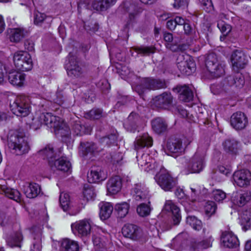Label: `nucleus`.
Returning a JSON list of instances; mask_svg holds the SVG:
<instances>
[{
    "label": "nucleus",
    "mask_w": 251,
    "mask_h": 251,
    "mask_svg": "<svg viewBox=\"0 0 251 251\" xmlns=\"http://www.w3.org/2000/svg\"><path fill=\"white\" fill-rule=\"evenodd\" d=\"M122 187V179L118 176L110 178L106 183L107 192L110 195L117 194L121 190Z\"/></svg>",
    "instance_id": "17"
},
{
    "label": "nucleus",
    "mask_w": 251,
    "mask_h": 251,
    "mask_svg": "<svg viewBox=\"0 0 251 251\" xmlns=\"http://www.w3.org/2000/svg\"><path fill=\"white\" fill-rule=\"evenodd\" d=\"M217 26L224 35H226L231 30L230 25L223 21L218 22Z\"/></svg>",
    "instance_id": "57"
},
{
    "label": "nucleus",
    "mask_w": 251,
    "mask_h": 251,
    "mask_svg": "<svg viewBox=\"0 0 251 251\" xmlns=\"http://www.w3.org/2000/svg\"><path fill=\"white\" fill-rule=\"evenodd\" d=\"M203 7V9L206 11H209L213 8V5L211 0H199Z\"/></svg>",
    "instance_id": "64"
},
{
    "label": "nucleus",
    "mask_w": 251,
    "mask_h": 251,
    "mask_svg": "<svg viewBox=\"0 0 251 251\" xmlns=\"http://www.w3.org/2000/svg\"><path fill=\"white\" fill-rule=\"evenodd\" d=\"M78 11L79 13L82 12L84 10L88 9H93L92 6V2L90 3V0H80L77 4Z\"/></svg>",
    "instance_id": "52"
},
{
    "label": "nucleus",
    "mask_w": 251,
    "mask_h": 251,
    "mask_svg": "<svg viewBox=\"0 0 251 251\" xmlns=\"http://www.w3.org/2000/svg\"><path fill=\"white\" fill-rule=\"evenodd\" d=\"M13 62L16 68L21 71H28L32 68L33 62L31 55L23 50L15 52Z\"/></svg>",
    "instance_id": "4"
},
{
    "label": "nucleus",
    "mask_w": 251,
    "mask_h": 251,
    "mask_svg": "<svg viewBox=\"0 0 251 251\" xmlns=\"http://www.w3.org/2000/svg\"><path fill=\"white\" fill-rule=\"evenodd\" d=\"M138 164L141 167H145L149 164L151 158L148 153H143L141 156H137Z\"/></svg>",
    "instance_id": "53"
},
{
    "label": "nucleus",
    "mask_w": 251,
    "mask_h": 251,
    "mask_svg": "<svg viewBox=\"0 0 251 251\" xmlns=\"http://www.w3.org/2000/svg\"><path fill=\"white\" fill-rule=\"evenodd\" d=\"M67 73L71 77H79L82 76L83 71L78 64L76 57L70 53L68 63L66 64Z\"/></svg>",
    "instance_id": "10"
},
{
    "label": "nucleus",
    "mask_w": 251,
    "mask_h": 251,
    "mask_svg": "<svg viewBox=\"0 0 251 251\" xmlns=\"http://www.w3.org/2000/svg\"><path fill=\"white\" fill-rule=\"evenodd\" d=\"M7 143L8 147L17 155L26 153L30 150L28 138L22 129L10 130Z\"/></svg>",
    "instance_id": "1"
},
{
    "label": "nucleus",
    "mask_w": 251,
    "mask_h": 251,
    "mask_svg": "<svg viewBox=\"0 0 251 251\" xmlns=\"http://www.w3.org/2000/svg\"><path fill=\"white\" fill-rule=\"evenodd\" d=\"M83 196L84 197L83 202H82V205L83 206L86 203L90 201L93 200L95 196V193L93 187L89 184H85L84 186L83 191Z\"/></svg>",
    "instance_id": "43"
},
{
    "label": "nucleus",
    "mask_w": 251,
    "mask_h": 251,
    "mask_svg": "<svg viewBox=\"0 0 251 251\" xmlns=\"http://www.w3.org/2000/svg\"><path fill=\"white\" fill-rule=\"evenodd\" d=\"M158 165L152 158L149 161V164L145 167L144 170L147 172H152L153 173L157 170Z\"/></svg>",
    "instance_id": "61"
},
{
    "label": "nucleus",
    "mask_w": 251,
    "mask_h": 251,
    "mask_svg": "<svg viewBox=\"0 0 251 251\" xmlns=\"http://www.w3.org/2000/svg\"><path fill=\"white\" fill-rule=\"evenodd\" d=\"M213 197L216 201L221 202L226 198V194L222 190L217 189L213 191Z\"/></svg>",
    "instance_id": "55"
},
{
    "label": "nucleus",
    "mask_w": 251,
    "mask_h": 251,
    "mask_svg": "<svg viewBox=\"0 0 251 251\" xmlns=\"http://www.w3.org/2000/svg\"><path fill=\"white\" fill-rule=\"evenodd\" d=\"M61 250L62 251H79V245L76 241L65 239L61 241Z\"/></svg>",
    "instance_id": "40"
},
{
    "label": "nucleus",
    "mask_w": 251,
    "mask_h": 251,
    "mask_svg": "<svg viewBox=\"0 0 251 251\" xmlns=\"http://www.w3.org/2000/svg\"><path fill=\"white\" fill-rule=\"evenodd\" d=\"M152 142L151 137L148 133H144L135 140L134 142L135 149L138 150L145 147H151L152 145Z\"/></svg>",
    "instance_id": "27"
},
{
    "label": "nucleus",
    "mask_w": 251,
    "mask_h": 251,
    "mask_svg": "<svg viewBox=\"0 0 251 251\" xmlns=\"http://www.w3.org/2000/svg\"><path fill=\"white\" fill-rule=\"evenodd\" d=\"M234 183L239 187L248 186L251 180V174L247 170H241L234 172L233 175Z\"/></svg>",
    "instance_id": "12"
},
{
    "label": "nucleus",
    "mask_w": 251,
    "mask_h": 251,
    "mask_svg": "<svg viewBox=\"0 0 251 251\" xmlns=\"http://www.w3.org/2000/svg\"><path fill=\"white\" fill-rule=\"evenodd\" d=\"M40 186L37 183H31L24 187V192L27 198H36L40 193Z\"/></svg>",
    "instance_id": "29"
},
{
    "label": "nucleus",
    "mask_w": 251,
    "mask_h": 251,
    "mask_svg": "<svg viewBox=\"0 0 251 251\" xmlns=\"http://www.w3.org/2000/svg\"><path fill=\"white\" fill-rule=\"evenodd\" d=\"M205 65L207 70L214 77H220L225 74L224 62L219 61L217 55L214 53L208 55Z\"/></svg>",
    "instance_id": "6"
},
{
    "label": "nucleus",
    "mask_w": 251,
    "mask_h": 251,
    "mask_svg": "<svg viewBox=\"0 0 251 251\" xmlns=\"http://www.w3.org/2000/svg\"><path fill=\"white\" fill-rule=\"evenodd\" d=\"M4 193L6 196L16 201L19 202L21 201L20 193L16 189L7 187L5 185H0V192Z\"/></svg>",
    "instance_id": "33"
},
{
    "label": "nucleus",
    "mask_w": 251,
    "mask_h": 251,
    "mask_svg": "<svg viewBox=\"0 0 251 251\" xmlns=\"http://www.w3.org/2000/svg\"><path fill=\"white\" fill-rule=\"evenodd\" d=\"M59 117L53 116L50 113H42L38 118V121L40 125H45L50 128L59 130L63 128L65 124L60 121Z\"/></svg>",
    "instance_id": "9"
},
{
    "label": "nucleus",
    "mask_w": 251,
    "mask_h": 251,
    "mask_svg": "<svg viewBox=\"0 0 251 251\" xmlns=\"http://www.w3.org/2000/svg\"><path fill=\"white\" fill-rule=\"evenodd\" d=\"M102 110L100 109H93L88 113L90 118L99 119L102 117Z\"/></svg>",
    "instance_id": "60"
},
{
    "label": "nucleus",
    "mask_w": 251,
    "mask_h": 251,
    "mask_svg": "<svg viewBox=\"0 0 251 251\" xmlns=\"http://www.w3.org/2000/svg\"><path fill=\"white\" fill-rule=\"evenodd\" d=\"M151 210V208L150 205L144 203L139 204L136 208L137 213L141 217H146L149 215Z\"/></svg>",
    "instance_id": "50"
},
{
    "label": "nucleus",
    "mask_w": 251,
    "mask_h": 251,
    "mask_svg": "<svg viewBox=\"0 0 251 251\" xmlns=\"http://www.w3.org/2000/svg\"><path fill=\"white\" fill-rule=\"evenodd\" d=\"M10 107L14 114L17 116L25 117L30 112L29 100L25 95L18 96L10 103Z\"/></svg>",
    "instance_id": "2"
},
{
    "label": "nucleus",
    "mask_w": 251,
    "mask_h": 251,
    "mask_svg": "<svg viewBox=\"0 0 251 251\" xmlns=\"http://www.w3.org/2000/svg\"><path fill=\"white\" fill-rule=\"evenodd\" d=\"M224 151L231 155H236L240 149L239 142L234 139H227L223 143Z\"/></svg>",
    "instance_id": "23"
},
{
    "label": "nucleus",
    "mask_w": 251,
    "mask_h": 251,
    "mask_svg": "<svg viewBox=\"0 0 251 251\" xmlns=\"http://www.w3.org/2000/svg\"><path fill=\"white\" fill-rule=\"evenodd\" d=\"M173 98L170 93H163L154 99V104L158 107L167 108L172 103Z\"/></svg>",
    "instance_id": "21"
},
{
    "label": "nucleus",
    "mask_w": 251,
    "mask_h": 251,
    "mask_svg": "<svg viewBox=\"0 0 251 251\" xmlns=\"http://www.w3.org/2000/svg\"><path fill=\"white\" fill-rule=\"evenodd\" d=\"M153 130L157 134H160L166 131L167 125L161 118L158 117L152 120L151 122Z\"/></svg>",
    "instance_id": "38"
},
{
    "label": "nucleus",
    "mask_w": 251,
    "mask_h": 251,
    "mask_svg": "<svg viewBox=\"0 0 251 251\" xmlns=\"http://www.w3.org/2000/svg\"><path fill=\"white\" fill-rule=\"evenodd\" d=\"M174 3H172L173 7L176 9L179 8H184L188 5L187 0H173Z\"/></svg>",
    "instance_id": "62"
},
{
    "label": "nucleus",
    "mask_w": 251,
    "mask_h": 251,
    "mask_svg": "<svg viewBox=\"0 0 251 251\" xmlns=\"http://www.w3.org/2000/svg\"><path fill=\"white\" fill-rule=\"evenodd\" d=\"M80 151L83 156L99 151L97 146L93 142L80 143Z\"/></svg>",
    "instance_id": "37"
},
{
    "label": "nucleus",
    "mask_w": 251,
    "mask_h": 251,
    "mask_svg": "<svg viewBox=\"0 0 251 251\" xmlns=\"http://www.w3.org/2000/svg\"><path fill=\"white\" fill-rule=\"evenodd\" d=\"M163 210L172 212L174 225H177L179 223L181 219L180 209L172 201L168 200L166 201L163 207Z\"/></svg>",
    "instance_id": "20"
},
{
    "label": "nucleus",
    "mask_w": 251,
    "mask_h": 251,
    "mask_svg": "<svg viewBox=\"0 0 251 251\" xmlns=\"http://www.w3.org/2000/svg\"><path fill=\"white\" fill-rule=\"evenodd\" d=\"M251 200V193L248 191L234 192L232 194L231 201L234 205L243 206Z\"/></svg>",
    "instance_id": "18"
},
{
    "label": "nucleus",
    "mask_w": 251,
    "mask_h": 251,
    "mask_svg": "<svg viewBox=\"0 0 251 251\" xmlns=\"http://www.w3.org/2000/svg\"><path fill=\"white\" fill-rule=\"evenodd\" d=\"M133 197L137 201H142L150 198L149 191L146 186L141 183L135 184L132 188Z\"/></svg>",
    "instance_id": "16"
},
{
    "label": "nucleus",
    "mask_w": 251,
    "mask_h": 251,
    "mask_svg": "<svg viewBox=\"0 0 251 251\" xmlns=\"http://www.w3.org/2000/svg\"><path fill=\"white\" fill-rule=\"evenodd\" d=\"M167 149L170 153H179L182 152L184 148L180 139H171L168 142Z\"/></svg>",
    "instance_id": "31"
},
{
    "label": "nucleus",
    "mask_w": 251,
    "mask_h": 251,
    "mask_svg": "<svg viewBox=\"0 0 251 251\" xmlns=\"http://www.w3.org/2000/svg\"><path fill=\"white\" fill-rule=\"evenodd\" d=\"M92 221L90 219H84L72 224V227L75 228L79 234L82 236H86L90 234Z\"/></svg>",
    "instance_id": "15"
},
{
    "label": "nucleus",
    "mask_w": 251,
    "mask_h": 251,
    "mask_svg": "<svg viewBox=\"0 0 251 251\" xmlns=\"http://www.w3.org/2000/svg\"><path fill=\"white\" fill-rule=\"evenodd\" d=\"M241 224L247 230L251 226V210H246L241 215Z\"/></svg>",
    "instance_id": "46"
},
{
    "label": "nucleus",
    "mask_w": 251,
    "mask_h": 251,
    "mask_svg": "<svg viewBox=\"0 0 251 251\" xmlns=\"http://www.w3.org/2000/svg\"><path fill=\"white\" fill-rule=\"evenodd\" d=\"M174 91L179 94V98L182 101H189L193 98V93L187 85L177 86Z\"/></svg>",
    "instance_id": "25"
},
{
    "label": "nucleus",
    "mask_w": 251,
    "mask_h": 251,
    "mask_svg": "<svg viewBox=\"0 0 251 251\" xmlns=\"http://www.w3.org/2000/svg\"><path fill=\"white\" fill-rule=\"evenodd\" d=\"M59 202L63 210L67 211L69 208L70 202L69 194L66 192H61L60 194Z\"/></svg>",
    "instance_id": "48"
},
{
    "label": "nucleus",
    "mask_w": 251,
    "mask_h": 251,
    "mask_svg": "<svg viewBox=\"0 0 251 251\" xmlns=\"http://www.w3.org/2000/svg\"><path fill=\"white\" fill-rule=\"evenodd\" d=\"M248 124V118L244 113L237 112L233 114L231 116L230 124L236 130L244 129Z\"/></svg>",
    "instance_id": "14"
},
{
    "label": "nucleus",
    "mask_w": 251,
    "mask_h": 251,
    "mask_svg": "<svg viewBox=\"0 0 251 251\" xmlns=\"http://www.w3.org/2000/svg\"><path fill=\"white\" fill-rule=\"evenodd\" d=\"M88 180L90 183H95L105 179L106 176L101 168H92L91 172L88 174Z\"/></svg>",
    "instance_id": "28"
},
{
    "label": "nucleus",
    "mask_w": 251,
    "mask_h": 251,
    "mask_svg": "<svg viewBox=\"0 0 251 251\" xmlns=\"http://www.w3.org/2000/svg\"><path fill=\"white\" fill-rule=\"evenodd\" d=\"M222 86L224 88L225 93H228L233 91L234 87L231 82L228 81V76L226 77L222 82Z\"/></svg>",
    "instance_id": "59"
},
{
    "label": "nucleus",
    "mask_w": 251,
    "mask_h": 251,
    "mask_svg": "<svg viewBox=\"0 0 251 251\" xmlns=\"http://www.w3.org/2000/svg\"><path fill=\"white\" fill-rule=\"evenodd\" d=\"M39 154L43 156L44 159L46 158L50 165V161L54 162L56 160V153L54 152L53 147L50 145L46 146L43 150L40 151Z\"/></svg>",
    "instance_id": "41"
},
{
    "label": "nucleus",
    "mask_w": 251,
    "mask_h": 251,
    "mask_svg": "<svg viewBox=\"0 0 251 251\" xmlns=\"http://www.w3.org/2000/svg\"><path fill=\"white\" fill-rule=\"evenodd\" d=\"M178 69L183 74L189 75L196 70V64L192 57L183 52L179 53L176 58Z\"/></svg>",
    "instance_id": "7"
},
{
    "label": "nucleus",
    "mask_w": 251,
    "mask_h": 251,
    "mask_svg": "<svg viewBox=\"0 0 251 251\" xmlns=\"http://www.w3.org/2000/svg\"><path fill=\"white\" fill-rule=\"evenodd\" d=\"M206 149L199 147L191 158L188 170L190 173H199L205 166V156Z\"/></svg>",
    "instance_id": "3"
},
{
    "label": "nucleus",
    "mask_w": 251,
    "mask_h": 251,
    "mask_svg": "<svg viewBox=\"0 0 251 251\" xmlns=\"http://www.w3.org/2000/svg\"><path fill=\"white\" fill-rule=\"evenodd\" d=\"M117 139V137L116 134H111L101 138L100 139V142L104 145L109 146L111 144H114Z\"/></svg>",
    "instance_id": "54"
},
{
    "label": "nucleus",
    "mask_w": 251,
    "mask_h": 251,
    "mask_svg": "<svg viewBox=\"0 0 251 251\" xmlns=\"http://www.w3.org/2000/svg\"><path fill=\"white\" fill-rule=\"evenodd\" d=\"M25 79V74L16 71H12L9 73L8 80L9 82L16 86H22Z\"/></svg>",
    "instance_id": "32"
},
{
    "label": "nucleus",
    "mask_w": 251,
    "mask_h": 251,
    "mask_svg": "<svg viewBox=\"0 0 251 251\" xmlns=\"http://www.w3.org/2000/svg\"><path fill=\"white\" fill-rule=\"evenodd\" d=\"M26 31L22 27L10 29L9 40L12 42H19L25 35Z\"/></svg>",
    "instance_id": "34"
},
{
    "label": "nucleus",
    "mask_w": 251,
    "mask_h": 251,
    "mask_svg": "<svg viewBox=\"0 0 251 251\" xmlns=\"http://www.w3.org/2000/svg\"><path fill=\"white\" fill-rule=\"evenodd\" d=\"M228 81L231 82L234 88L241 89L245 84L244 76L238 72L233 75L228 76Z\"/></svg>",
    "instance_id": "39"
},
{
    "label": "nucleus",
    "mask_w": 251,
    "mask_h": 251,
    "mask_svg": "<svg viewBox=\"0 0 251 251\" xmlns=\"http://www.w3.org/2000/svg\"><path fill=\"white\" fill-rule=\"evenodd\" d=\"M140 121V118L138 114L132 112L125 121L124 126L126 130L134 132L137 129Z\"/></svg>",
    "instance_id": "22"
},
{
    "label": "nucleus",
    "mask_w": 251,
    "mask_h": 251,
    "mask_svg": "<svg viewBox=\"0 0 251 251\" xmlns=\"http://www.w3.org/2000/svg\"><path fill=\"white\" fill-rule=\"evenodd\" d=\"M122 233L124 236L133 240H137L143 235L142 230L136 225L132 224L125 225L122 228Z\"/></svg>",
    "instance_id": "13"
},
{
    "label": "nucleus",
    "mask_w": 251,
    "mask_h": 251,
    "mask_svg": "<svg viewBox=\"0 0 251 251\" xmlns=\"http://www.w3.org/2000/svg\"><path fill=\"white\" fill-rule=\"evenodd\" d=\"M211 90L214 94H219L225 93L222 82L219 84L212 85L211 86Z\"/></svg>",
    "instance_id": "63"
},
{
    "label": "nucleus",
    "mask_w": 251,
    "mask_h": 251,
    "mask_svg": "<svg viewBox=\"0 0 251 251\" xmlns=\"http://www.w3.org/2000/svg\"><path fill=\"white\" fill-rule=\"evenodd\" d=\"M113 210L112 205L109 202L102 203L100 206V216L102 220L108 219Z\"/></svg>",
    "instance_id": "44"
},
{
    "label": "nucleus",
    "mask_w": 251,
    "mask_h": 251,
    "mask_svg": "<svg viewBox=\"0 0 251 251\" xmlns=\"http://www.w3.org/2000/svg\"><path fill=\"white\" fill-rule=\"evenodd\" d=\"M129 205L127 202L118 203L115 206L118 216L120 218H124L128 213Z\"/></svg>",
    "instance_id": "45"
},
{
    "label": "nucleus",
    "mask_w": 251,
    "mask_h": 251,
    "mask_svg": "<svg viewBox=\"0 0 251 251\" xmlns=\"http://www.w3.org/2000/svg\"><path fill=\"white\" fill-rule=\"evenodd\" d=\"M124 7L129 14V18L130 21L135 18L142 12V9L140 7L135 3H131L129 2H126L124 4Z\"/></svg>",
    "instance_id": "36"
},
{
    "label": "nucleus",
    "mask_w": 251,
    "mask_h": 251,
    "mask_svg": "<svg viewBox=\"0 0 251 251\" xmlns=\"http://www.w3.org/2000/svg\"><path fill=\"white\" fill-rule=\"evenodd\" d=\"M50 166L53 171L58 170L64 172H68L71 169V163L65 157L56 159L54 162L50 161Z\"/></svg>",
    "instance_id": "19"
},
{
    "label": "nucleus",
    "mask_w": 251,
    "mask_h": 251,
    "mask_svg": "<svg viewBox=\"0 0 251 251\" xmlns=\"http://www.w3.org/2000/svg\"><path fill=\"white\" fill-rule=\"evenodd\" d=\"M166 87V83L164 80L145 78L142 80L140 85L136 87L135 89L139 94L141 95L146 90L162 89Z\"/></svg>",
    "instance_id": "8"
},
{
    "label": "nucleus",
    "mask_w": 251,
    "mask_h": 251,
    "mask_svg": "<svg viewBox=\"0 0 251 251\" xmlns=\"http://www.w3.org/2000/svg\"><path fill=\"white\" fill-rule=\"evenodd\" d=\"M34 241L31 247L30 251H41L42 230L38 227H33L32 229Z\"/></svg>",
    "instance_id": "26"
},
{
    "label": "nucleus",
    "mask_w": 251,
    "mask_h": 251,
    "mask_svg": "<svg viewBox=\"0 0 251 251\" xmlns=\"http://www.w3.org/2000/svg\"><path fill=\"white\" fill-rule=\"evenodd\" d=\"M72 131L77 136H81L85 133V127L79 120L73 121L71 123Z\"/></svg>",
    "instance_id": "47"
},
{
    "label": "nucleus",
    "mask_w": 251,
    "mask_h": 251,
    "mask_svg": "<svg viewBox=\"0 0 251 251\" xmlns=\"http://www.w3.org/2000/svg\"><path fill=\"white\" fill-rule=\"evenodd\" d=\"M231 61L232 69L235 72H238L244 69L247 63L245 54L241 51L235 50L231 55Z\"/></svg>",
    "instance_id": "11"
},
{
    "label": "nucleus",
    "mask_w": 251,
    "mask_h": 251,
    "mask_svg": "<svg viewBox=\"0 0 251 251\" xmlns=\"http://www.w3.org/2000/svg\"><path fill=\"white\" fill-rule=\"evenodd\" d=\"M46 17V15L44 13L36 11L34 13V23L36 25H40Z\"/></svg>",
    "instance_id": "56"
},
{
    "label": "nucleus",
    "mask_w": 251,
    "mask_h": 251,
    "mask_svg": "<svg viewBox=\"0 0 251 251\" xmlns=\"http://www.w3.org/2000/svg\"><path fill=\"white\" fill-rule=\"evenodd\" d=\"M213 240L212 237L210 236L206 239L198 240L192 242L191 247L194 250L201 251L211 247Z\"/></svg>",
    "instance_id": "35"
},
{
    "label": "nucleus",
    "mask_w": 251,
    "mask_h": 251,
    "mask_svg": "<svg viewBox=\"0 0 251 251\" xmlns=\"http://www.w3.org/2000/svg\"><path fill=\"white\" fill-rule=\"evenodd\" d=\"M23 240V236L21 232H17L9 236L6 242L7 244L11 247H21V242Z\"/></svg>",
    "instance_id": "42"
},
{
    "label": "nucleus",
    "mask_w": 251,
    "mask_h": 251,
    "mask_svg": "<svg viewBox=\"0 0 251 251\" xmlns=\"http://www.w3.org/2000/svg\"><path fill=\"white\" fill-rule=\"evenodd\" d=\"M217 208L215 203L212 201H207L204 206V211L205 214L210 217L215 213Z\"/></svg>",
    "instance_id": "51"
},
{
    "label": "nucleus",
    "mask_w": 251,
    "mask_h": 251,
    "mask_svg": "<svg viewBox=\"0 0 251 251\" xmlns=\"http://www.w3.org/2000/svg\"><path fill=\"white\" fill-rule=\"evenodd\" d=\"M154 179L165 191H171L176 185V181L168 172L162 166L160 167L159 172L155 175Z\"/></svg>",
    "instance_id": "5"
},
{
    "label": "nucleus",
    "mask_w": 251,
    "mask_h": 251,
    "mask_svg": "<svg viewBox=\"0 0 251 251\" xmlns=\"http://www.w3.org/2000/svg\"><path fill=\"white\" fill-rule=\"evenodd\" d=\"M222 243L224 246L232 248L238 245L237 237L231 232L225 231L223 233L221 237Z\"/></svg>",
    "instance_id": "24"
},
{
    "label": "nucleus",
    "mask_w": 251,
    "mask_h": 251,
    "mask_svg": "<svg viewBox=\"0 0 251 251\" xmlns=\"http://www.w3.org/2000/svg\"><path fill=\"white\" fill-rule=\"evenodd\" d=\"M186 223L196 230H200L202 228V223L195 216H188L186 218Z\"/></svg>",
    "instance_id": "49"
},
{
    "label": "nucleus",
    "mask_w": 251,
    "mask_h": 251,
    "mask_svg": "<svg viewBox=\"0 0 251 251\" xmlns=\"http://www.w3.org/2000/svg\"><path fill=\"white\" fill-rule=\"evenodd\" d=\"M116 0H93L92 6L97 11H105L113 5Z\"/></svg>",
    "instance_id": "30"
},
{
    "label": "nucleus",
    "mask_w": 251,
    "mask_h": 251,
    "mask_svg": "<svg viewBox=\"0 0 251 251\" xmlns=\"http://www.w3.org/2000/svg\"><path fill=\"white\" fill-rule=\"evenodd\" d=\"M134 50L143 56L148 55L153 52L152 49L150 47H135Z\"/></svg>",
    "instance_id": "58"
}]
</instances>
